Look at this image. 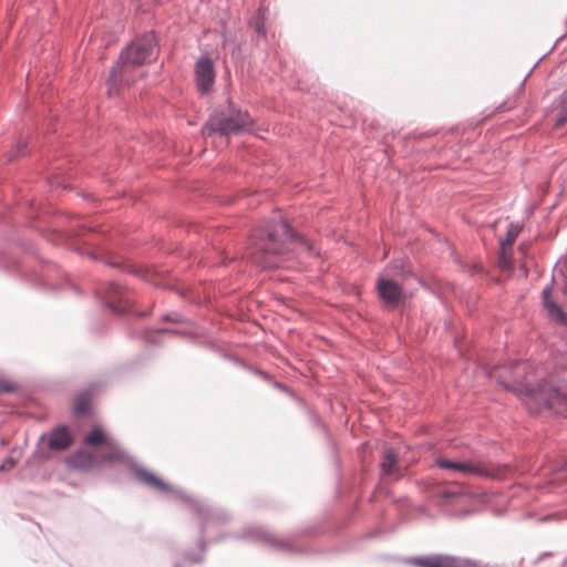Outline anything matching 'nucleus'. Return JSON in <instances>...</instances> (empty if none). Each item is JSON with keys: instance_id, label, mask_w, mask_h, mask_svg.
<instances>
[{"instance_id": "obj_41", "label": "nucleus", "mask_w": 567, "mask_h": 567, "mask_svg": "<svg viewBox=\"0 0 567 567\" xmlns=\"http://www.w3.org/2000/svg\"><path fill=\"white\" fill-rule=\"evenodd\" d=\"M561 471L566 472L567 473V463H565L564 467L561 468Z\"/></svg>"}, {"instance_id": "obj_10", "label": "nucleus", "mask_w": 567, "mask_h": 567, "mask_svg": "<svg viewBox=\"0 0 567 567\" xmlns=\"http://www.w3.org/2000/svg\"><path fill=\"white\" fill-rule=\"evenodd\" d=\"M189 506L192 513H194L198 519L199 536L205 537L208 528L213 526L225 525L231 519V514L212 502L192 497L186 494L184 501Z\"/></svg>"}, {"instance_id": "obj_15", "label": "nucleus", "mask_w": 567, "mask_h": 567, "mask_svg": "<svg viewBox=\"0 0 567 567\" xmlns=\"http://www.w3.org/2000/svg\"><path fill=\"white\" fill-rule=\"evenodd\" d=\"M45 440L48 449L51 451H65L73 443V436L64 425L54 427L48 435L42 434L39 444Z\"/></svg>"}, {"instance_id": "obj_29", "label": "nucleus", "mask_w": 567, "mask_h": 567, "mask_svg": "<svg viewBox=\"0 0 567 567\" xmlns=\"http://www.w3.org/2000/svg\"><path fill=\"white\" fill-rule=\"evenodd\" d=\"M499 264L504 269H508L512 267L511 259L506 256L505 250L502 251L499 256Z\"/></svg>"}, {"instance_id": "obj_32", "label": "nucleus", "mask_w": 567, "mask_h": 567, "mask_svg": "<svg viewBox=\"0 0 567 567\" xmlns=\"http://www.w3.org/2000/svg\"><path fill=\"white\" fill-rule=\"evenodd\" d=\"M13 390V386L4 381V380H0V393H8V392H11Z\"/></svg>"}, {"instance_id": "obj_5", "label": "nucleus", "mask_w": 567, "mask_h": 567, "mask_svg": "<svg viewBox=\"0 0 567 567\" xmlns=\"http://www.w3.org/2000/svg\"><path fill=\"white\" fill-rule=\"evenodd\" d=\"M311 532L312 530L310 528H307L291 533L287 537H279L262 526L251 525L245 528L241 534H235L233 537L236 539L266 544L278 551L297 555L309 553L303 538L310 535Z\"/></svg>"}, {"instance_id": "obj_12", "label": "nucleus", "mask_w": 567, "mask_h": 567, "mask_svg": "<svg viewBox=\"0 0 567 567\" xmlns=\"http://www.w3.org/2000/svg\"><path fill=\"white\" fill-rule=\"evenodd\" d=\"M134 271L154 286H159L166 289L175 290L183 299L189 302L200 303L203 301L199 293L195 292L188 287H179L175 284H171L167 279L163 278L162 275L155 269L143 268Z\"/></svg>"}, {"instance_id": "obj_36", "label": "nucleus", "mask_w": 567, "mask_h": 567, "mask_svg": "<svg viewBox=\"0 0 567 567\" xmlns=\"http://www.w3.org/2000/svg\"><path fill=\"white\" fill-rule=\"evenodd\" d=\"M458 496H460V495H458L457 493H454V492H452V493H450V492H449V493H445V497H446V498H451V499H452V498H456V497H458Z\"/></svg>"}, {"instance_id": "obj_23", "label": "nucleus", "mask_w": 567, "mask_h": 567, "mask_svg": "<svg viewBox=\"0 0 567 567\" xmlns=\"http://www.w3.org/2000/svg\"><path fill=\"white\" fill-rule=\"evenodd\" d=\"M162 333H175V334H184V331L167 329V328H157L154 330H147L144 332V339L148 343H156V338Z\"/></svg>"}, {"instance_id": "obj_44", "label": "nucleus", "mask_w": 567, "mask_h": 567, "mask_svg": "<svg viewBox=\"0 0 567 567\" xmlns=\"http://www.w3.org/2000/svg\"><path fill=\"white\" fill-rule=\"evenodd\" d=\"M565 265H567V260L565 261Z\"/></svg>"}, {"instance_id": "obj_37", "label": "nucleus", "mask_w": 567, "mask_h": 567, "mask_svg": "<svg viewBox=\"0 0 567 567\" xmlns=\"http://www.w3.org/2000/svg\"><path fill=\"white\" fill-rule=\"evenodd\" d=\"M549 556H551V553H544V554L539 555V557L537 558V561H540V560H543L544 558H547V557H549Z\"/></svg>"}, {"instance_id": "obj_26", "label": "nucleus", "mask_w": 567, "mask_h": 567, "mask_svg": "<svg viewBox=\"0 0 567 567\" xmlns=\"http://www.w3.org/2000/svg\"><path fill=\"white\" fill-rule=\"evenodd\" d=\"M516 234L508 231L504 239L501 241L502 249L505 250L507 247H512L515 243Z\"/></svg>"}, {"instance_id": "obj_6", "label": "nucleus", "mask_w": 567, "mask_h": 567, "mask_svg": "<svg viewBox=\"0 0 567 567\" xmlns=\"http://www.w3.org/2000/svg\"><path fill=\"white\" fill-rule=\"evenodd\" d=\"M523 400L532 413L567 415V393L548 382L537 386L524 385Z\"/></svg>"}, {"instance_id": "obj_28", "label": "nucleus", "mask_w": 567, "mask_h": 567, "mask_svg": "<svg viewBox=\"0 0 567 567\" xmlns=\"http://www.w3.org/2000/svg\"><path fill=\"white\" fill-rule=\"evenodd\" d=\"M246 369H248L249 371H251L252 373L259 375L260 378H262L265 381H271V377L270 374H268L267 372L262 371V370H259V369H255V368H251V367H248L246 364H243Z\"/></svg>"}, {"instance_id": "obj_30", "label": "nucleus", "mask_w": 567, "mask_h": 567, "mask_svg": "<svg viewBox=\"0 0 567 567\" xmlns=\"http://www.w3.org/2000/svg\"><path fill=\"white\" fill-rule=\"evenodd\" d=\"M566 122H567V109H561V112L556 117L555 125L558 127V126H561Z\"/></svg>"}, {"instance_id": "obj_25", "label": "nucleus", "mask_w": 567, "mask_h": 567, "mask_svg": "<svg viewBox=\"0 0 567 567\" xmlns=\"http://www.w3.org/2000/svg\"><path fill=\"white\" fill-rule=\"evenodd\" d=\"M520 365V362L515 361L504 368L513 377L515 383L518 382L523 377V373L518 372Z\"/></svg>"}, {"instance_id": "obj_31", "label": "nucleus", "mask_w": 567, "mask_h": 567, "mask_svg": "<svg viewBox=\"0 0 567 567\" xmlns=\"http://www.w3.org/2000/svg\"><path fill=\"white\" fill-rule=\"evenodd\" d=\"M465 564L467 566H464V567H492L488 564H484V563L477 561V560H472L468 558H465Z\"/></svg>"}, {"instance_id": "obj_3", "label": "nucleus", "mask_w": 567, "mask_h": 567, "mask_svg": "<svg viewBox=\"0 0 567 567\" xmlns=\"http://www.w3.org/2000/svg\"><path fill=\"white\" fill-rule=\"evenodd\" d=\"M157 42L153 32H147L132 41L122 50L118 61L110 70L106 81L107 94L117 92L122 86L134 82L133 66L153 61L156 56Z\"/></svg>"}, {"instance_id": "obj_39", "label": "nucleus", "mask_w": 567, "mask_h": 567, "mask_svg": "<svg viewBox=\"0 0 567 567\" xmlns=\"http://www.w3.org/2000/svg\"><path fill=\"white\" fill-rule=\"evenodd\" d=\"M174 567H184V565L181 561H175L174 563Z\"/></svg>"}, {"instance_id": "obj_1", "label": "nucleus", "mask_w": 567, "mask_h": 567, "mask_svg": "<svg viewBox=\"0 0 567 567\" xmlns=\"http://www.w3.org/2000/svg\"><path fill=\"white\" fill-rule=\"evenodd\" d=\"M84 444L87 446H96L97 450L87 451L85 449H79L70 458V463L73 467L90 471L105 463L125 464L134 471L136 480L148 488L184 501L186 493L175 488L154 473L140 466L130 453L101 427H93L85 435Z\"/></svg>"}, {"instance_id": "obj_20", "label": "nucleus", "mask_w": 567, "mask_h": 567, "mask_svg": "<svg viewBox=\"0 0 567 567\" xmlns=\"http://www.w3.org/2000/svg\"><path fill=\"white\" fill-rule=\"evenodd\" d=\"M207 549V542L205 537L199 536L197 542V550H185L183 554V560H179L185 566V563H192L202 565L205 561V553Z\"/></svg>"}, {"instance_id": "obj_34", "label": "nucleus", "mask_w": 567, "mask_h": 567, "mask_svg": "<svg viewBox=\"0 0 567 567\" xmlns=\"http://www.w3.org/2000/svg\"><path fill=\"white\" fill-rule=\"evenodd\" d=\"M35 455H38L39 458H41L43 461L49 458V454L43 450L35 452Z\"/></svg>"}, {"instance_id": "obj_24", "label": "nucleus", "mask_w": 567, "mask_h": 567, "mask_svg": "<svg viewBox=\"0 0 567 567\" xmlns=\"http://www.w3.org/2000/svg\"><path fill=\"white\" fill-rule=\"evenodd\" d=\"M27 142L23 140H19L12 152L8 155V161H13L20 156L25 154Z\"/></svg>"}, {"instance_id": "obj_9", "label": "nucleus", "mask_w": 567, "mask_h": 567, "mask_svg": "<svg viewBox=\"0 0 567 567\" xmlns=\"http://www.w3.org/2000/svg\"><path fill=\"white\" fill-rule=\"evenodd\" d=\"M96 298L102 305L115 315L134 313L137 317L146 316L134 308L132 292L115 281H105L95 289Z\"/></svg>"}, {"instance_id": "obj_27", "label": "nucleus", "mask_w": 567, "mask_h": 567, "mask_svg": "<svg viewBox=\"0 0 567 567\" xmlns=\"http://www.w3.org/2000/svg\"><path fill=\"white\" fill-rule=\"evenodd\" d=\"M17 464V460L13 457H7L1 464H0V472H9L11 471Z\"/></svg>"}, {"instance_id": "obj_16", "label": "nucleus", "mask_w": 567, "mask_h": 567, "mask_svg": "<svg viewBox=\"0 0 567 567\" xmlns=\"http://www.w3.org/2000/svg\"><path fill=\"white\" fill-rule=\"evenodd\" d=\"M381 475L390 480H399L403 471L399 465V458L393 449H384L380 462Z\"/></svg>"}, {"instance_id": "obj_14", "label": "nucleus", "mask_w": 567, "mask_h": 567, "mask_svg": "<svg viewBox=\"0 0 567 567\" xmlns=\"http://www.w3.org/2000/svg\"><path fill=\"white\" fill-rule=\"evenodd\" d=\"M196 86L200 93H207L215 82V68L213 60L200 56L195 64Z\"/></svg>"}, {"instance_id": "obj_7", "label": "nucleus", "mask_w": 567, "mask_h": 567, "mask_svg": "<svg viewBox=\"0 0 567 567\" xmlns=\"http://www.w3.org/2000/svg\"><path fill=\"white\" fill-rule=\"evenodd\" d=\"M435 464L449 473H460L465 476H480L491 480H505L515 472L514 467L508 464L486 463L476 460H450L443 456L436 457Z\"/></svg>"}, {"instance_id": "obj_8", "label": "nucleus", "mask_w": 567, "mask_h": 567, "mask_svg": "<svg viewBox=\"0 0 567 567\" xmlns=\"http://www.w3.org/2000/svg\"><path fill=\"white\" fill-rule=\"evenodd\" d=\"M254 121L251 116L241 109H228V112L213 114L206 122L204 132L207 135L226 136L249 131Z\"/></svg>"}, {"instance_id": "obj_35", "label": "nucleus", "mask_w": 567, "mask_h": 567, "mask_svg": "<svg viewBox=\"0 0 567 567\" xmlns=\"http://www.w3.org/2000/svg\"><path fill=\"white\" fill-rule=\"evenodd\" d=\"M499 384H502L505 389H508L511 391H516V388L511 386L507 382H505L503 379L499 380Z\"/></svg>"}, {"instance_id": "obj_11", "label": "nucleus", "mask_w": 567, "mask_h": 567, "mask_svg": "<svg viewBox=\"0 0 567 567\" xmlns=\"http://www.w3.org/2000/svg\"><path fill=\"white\" fill-rule=\"evenodd\" d=\"M377 291L380 300L386 308L394 309L404 302L403 284L394 278L379 277L377 280Z\"/></svg>"}, {"instance_id": "obj_40", "label": "nucleus", "mask_w": 567, "mask_h": 567, "mask_svg": "<svg viewBox=\"0 0 567 567\" xmlns=\"http://www.w3.org/2000/svg\"><path fill=\"white\" fill-rule=\"evenodd\" d=\"M275 385H276L278 389H284V386H282L280 383H278V382H275Z\"/></svg>"}, {"instance_id": "obj_17", "label": "nucleus", "mask_w": 567, "mask_h": 567, "mask_svg": "<svg viewBox=\"0 0 567 567\" xmlns=\"http://www.w3.org/2000/svg\"><path fill=\"white\" fill-rule=\"evenodd\" d=\"M553 284L554 280H551V282L543 289V305L550 318H553L556 322L567 327V313L551 300Z\"/></svg>"}, {"instance_id": "obj_21", "label": "nucleus", "mask_w": 567, "mask_h": 567, "mask_svg": "<svg viewBox=\"0 0 567 567\" xmlns=\"http://www.w3.org/2000/svg\"><path fill=\"white\" fill-rule=\"evenodd\" d=\"M91 389L80 392L74 400V412L76 414H85L90 410Z\"/></svg>"}, {"instance_id": "obj_42", "label": "nucleus", "mask_w": 567, "mask_h": 567, "mask_svg": "<svg viewBox=\"0 0 567 567\" xmlns=\"http://www.w3.org/2000/svg\"><path fill=\"white\" fill-rule=\"evenodd\" d=\"M558 478L550 480V483H556Z\"/></svg>"}, {"instance_id": "obj_22", "label": "nucleus", "mask_w": 567, "mask_h": 567, "mask_svg": "<svg viewBox=\"0 0 567 567\" xmlns=\"http://www.w3.org/2000/svg\"><path fill=\"white\" fill-rule=\"evenodd\" d=\"M163 320L171 323H182L187 326H194V320L184 316L179 311H171L163 316Z\"/></svg>"}, {"instance_id": "obj_13", "label": "nucleus", "mask_w": 567, "mask_h": 567, "mask_svg": "<svg viewBox=\"0 0 567 567\" xmlns=\"http://www.w3.org/2000/svg\"><path fill=\"white\" fill-rule=\"evenodd\" d=\"M410 563L416 567H464L467 566L465 564V558L444 555V554H434L427 556H416L410 559Z\"/></svg>"}, {"instance_id": "obj_43", "label": "nucleus", "mask_w": 567, "mask_h": 567, "mask_svg": "<svg viewBox=\"0 0 567 567\" xmlns=\"http://www.w3.org/2000/svg\"><path fill=\"white\" fill-rule=\"evenodd\" d=\"M59 288H60V287H58V286H52V289H53V290H56V289H59Z\"/></svg>"}, {"instance_id": "obj_18", "label": "nucleus", "mask_w": 567, "mask_h": 567, "mask_svg": "<svg viewBox=\"0 0 567 567\" xmlns=\"http://www.w3.org/2000/svg\"><path fill=\"white\" fill-rule=\"evenodd\" d=\"M379 277L394 278L403 284L405 279L413 277V272L403 260L398 259L389 264Z\"/></svg>"}, {"instance_id": "obj_2", "label": "nucleus", "mask_w": 567, "mask_h": 567, "mask_svg": "<svg viewBox=\"0 0 567 567\" xmlns=\"http://www.w3.org/2000/svg\"><path fill=\"white\" fill-rule=\"evenodd\" d=\"M295 249L312 254L311 244L298 236L285 220H269L255 229L249 239L247 257L261 268H276Z\"/></svg>"}, {"instance_id": "obj_38", "label": "nucleus", "mask_w": 567, "mask_h": 567, "mask_svg": "<svg viewBox=\"0 0 567 567\" xmlns=\"http://www.w3.org/2000/svg\"><path fill=\"white\" fill-rule=\"evenodd\" d=\"M225 538H226V536L220 535V536L216 537V538L214 539V542H215V543H219V542L224 540Z\"/></svg>"}, {"instance_id": "obj_4", "label": "nucleus", "mask_w": 567, "mask_h": 567, "mask_svg": "<svg viewBox=\"0 0 567 567\" xmlns=\"http://www.w3.org/2000/svg\"><path fill=\"white\" fill-rule=\"evenodd\" d=\"M106 231L99 229L97 225L83 224L70 241V248L80 254H87L93 260H101L111 267H122L123 261L112 256L110 249L104 246Z\"/></svg>"}, {"instance_id": "obj_33", "label": "nucleus", "mask_w": 567, "mask_h": 567, "mask_svg": "<svg viewBox=\"0 0 567 567\" xmlns=\"http://www.w3.org/2000/svg\"><path fill=\"white\" fill-rule=\"evenodd\" d=\"M28 209H29V212L27 214H28L29 218H32V219L39 218L38 208L33 204H30Z\"/></svg>"}, {"instance_id": "obj_19", "label": "nucleus", "mask_w": 567, "mask_h": 567, "mask_svg": "<svg viewBox=\"0 0 567 567\" xmlns=\"http://www.w3.org/2000/svg\"><path fill=\"white\" fill-rule=\"evenodd\" d=\"M268 9L264 3H260L256 13L249 20V27L254 30L257 39L266 38V28L265 23L268 19Z\"/></svg>"}]
</instances>
